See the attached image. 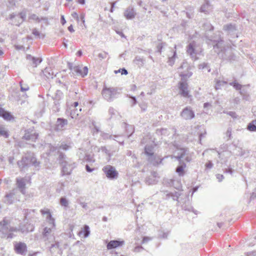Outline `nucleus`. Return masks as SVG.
I'll list each match as a JSON object with an SVG mask.
<instances>
[{
    "label": "nucleus",
    "mask_w": 256,
    "mask_h": 256,
    "mask_svg": "<svg viewBox=\"0 0 256 256\" xmlns=\"http://www.w3.org/2000/svg\"><path fill=\"white\" fill-rule=\"evenodd\" d=\"M25 220H30L34 218V210L24 209L22 211Z\"/></svg>",
    "instance_id": "393cba45"
},
{
    "label": "nucleus",
    "mask_w": 256,
    "mask_h": 256,
    "mask_svg": "<svg viewBox=\"0 0 256 256\" xmlns=\"http://www.w3.org/2000/svg\"><path fill=\"white\" fill-rule=\"evenodd\" d=\"M223 30L228 32H232L236 30V26L234 25L229 24L224 25L223 27Z\"/></svg>",
    "instance_id": "72a5a7b5"
},
{
    "label": "nucleus",
    "mask_w": 256,
    "mask_h": 256,
    "mask_svg": "<svg viewBox=\"0 0 256 256\" xmlns=\"http://www.w3.org/2000/svg\"><path fill=\"white\" fill-rule=\"evenodd\" d=\"M213 10V6L210 4L208 0H206L204 3L200 8V12L206 14L210 13Z\"/></svg>",
    "instance_id": "dca6fc26"
},
{
    "label": "nucleus",
    "mask_w": 256,
    "mask_h": 256,
    "mask_svg": "<svg viewBox=\"0 0 256 256\" xmlns=\"http://www.w3.org/2000/svg\"><path fill=\"white\" fill-rule=\"evenodd\" d=\"M139 106L140 108L141 111L142 112H144L146 110L147 107H148L146 104L142 103V104H139Z\"/></svg>",
    "instance_id": "603ef678"
},
{
    "label": "nucleus",
    "mask_w": 256,
    "mask_h": 256,
    "mask_svg": "<svg viewBox=\"0 0 256 256\" xmlns=\"http://www.w3.org/2000/svg\"><path fill=\"white\" fill-rule=\"evenodd\" d=\"M248 129L250 131L256 132V120H253L248 124Z\"/></svg>",
    "instance_id": "f704fd0d"
},
{
    "label": "nucleus",
    "mask_w": 256,
    "mask_h": 256,
    "mask_svg": "<svg viewBox=\"0 0 256 256\" xmlns=\"http://www.w3.org/2000/svg\"><path fill=\"white\" fill-rule=\"evenodd\" d=\"M224 113L227 114L229 116H231L232 118H235L236 117V113L234 112H224Z\"/></svg>",
    "instance_id": "6e6d98bb"
},
{
    "label": "nucleus",
    "mask_w": 256,
    "mask_h": 256,
    "mask_svg": "<svg viewBox=\"0 0 256 256\" xmlns=\"http://www.w3.org/2000/svg\"><path fill=\"white\" fill-rule=\"evenodd\" d=\"M29 19L30 20H36L38 22H40L41 20H46V21H47L48 19L46 18H45V17H42L41 18H40L37 15H36V14H32L30 16H29Z\"/></svg>",
    "instance_id": "473e14b6"
},
{
    "label": "nucleus",
    "mask_w": 256,
    "mask_h": 256,
    "mask_svg": "<svg viewBox=\"0 0 256 256\" xmlns=\"http://www.w3.org/2000/svg\"><path fill=\"white\" fill-rule=\"evenodd\" d=\"M214 49L217 54H220L225 50L224 47V42L222 40L218 41L215 45L214 46Z\"/></svg>",
    "instance_id": "412c9836"
},
{
    "label": "nucleus",
    "mask_w": 256,
    "mask_h": 256,
    "mask_svg": "<svg viewBox=\"0 0 256 256\" xmlns=\"http://www.w3.org/2000/svg\"><path fill=\"white\" fill-rule=\"evenodd\" d=\"M226 135L228 138V139L231 138V135H232V130L231 128H228L226 132Z\"/></svg>",
    "instance_id": "680f3d73"
},
{
    "label": "nucleus",
    "mask_w": 256,
    "mask_h": 256,
    "mask_svg": "<svg viewBox=\"0 0 256 256\" xmlns=\"http://www.w3.org/2000/svg\"><path fill=\"white\" fill-rule=\"evenodd\" d=\"M115 112L116 110L112 108H110L108 110L109 114H110L112 116L115 114Z\"/></svg>",
    "instance_id": "338daca9"
},
{
    "label": "nucleus",
    "mask_w": 256,
    "mask_h": 256,
    "mask_svg": "<svg viewBox=\"0 0 256 256\" xmlns=\"http://www.w3.org/2000/svg\"><path fill=\"white\" fill-rule=\"evenodd\" d=\"M136 13L134 8L132 7L128 8L124 12V16L126 19L131 20L135 17Z\"/></svg>",
    "instance_id": "6ab92c4d"
},
{
    "label": "nucleus",
    "mask_w": 256,
    "mask_h": 256,
    "mask_svg": "<svg viewBox=\"0 0 256 256\" xmlns=\"http://www.w3.org/2000/svg\"><path fill=\"white\" fill-rule=\"evenodd\" d=\"M14 248L17 254L25 255L27 251V246L25 243L20 242L14 245Z\"/></svg>",
    "instance_id": "4468645a"
},
{
    "label": "nucleus",
    "mask_w": 256,
    "mask_h": 256,
    "mask_svg": "<svg viewBox=\"0 0 256 256\" xmlns=\"http://www.w3.org/2000/svg\"><path fill=\"white\" fill-rule=\"evenodd\" d=\"M26 59L29 61L30 65L34 68L36 67L42 61V58L32 56L30 54L27 55Z\"/></svg>",
    "instance_id": "f3484780"
},
{
    "label": "nucleus",
    "mask_w": 256,
    "mask_h": 256,
    "mask_svg": "<svg viewBox=\"0 0 256 256\" xmlns=\"http://www.w3.org/2000/svg\"><path fill=\"white\" fill-rule=\"evenodd\" d=\"M230 84L236 90H240L242 86L236 82H230Z\"/></svg>",
    "instance_id": "de8ad7c7"
},
{
    "label": "nucleus",
    "mask_w": 256,
    "mask_h": 256,
    "mask_svg": "<svg viewBox=\"0 0 256 256\" xmlns=\"http://www.w3.org/2000/svg\"><path fill=\"white\" fill-rule=\"evenodd\" d=\"M187 150L186 148H180L178 150L177 155L174 157L179 161V164H181L182 158H184L186 154Z\"/></svg>",
    "instance_id": "5701e85b"
},
{
    "label": "nucleus",
    "mask_w": 256,
    "mask_h": 256,
    "mask_svg": "<svg viewBox=\"0 0 256 256\" xmlns=\"http://www.w3.org/2000/svg\"><path fill=\"white\" fill-rule=\"evenodd\" d=\"M54 106L52 108V110L54 112H59L60 110V104L59 102H57L56 101H54Z\"/></svg>",
    "instance_id": "09e8293b"
},
{
    "label": "nucleus",
    "mask_w": 256,
    "mask_h": 256,
    "mask_svg": "<svg viewBox=\"0 0 256 256\" xmlns=\"http://www.w3.org/2000/svg\"><path fill=\"white\" fill-rule=\"evenodd\" d=\"M129 98H132V105L131 106H133L137 102L136 98L134 96H129Z\"/></svg>",
    "instance_id": "052dcab7"
},
{
    "label": "nucleus",
    "mask_w": 256,
    "mask_h": 256,
    "mask_svg": "<svg viewBox=\"0 0 256 256\" xmlns=\"http://www.w3.org/2000/svg\"><path fill=\"white\" fill-rule=\"evenodd\" d=\"M16 182L17 187L19 188L20 192L22 194H25L26 193V182L30 183V179L26 178H16Z\"/></svg>",
    "instance_id": "9b49d317"
},
{
    "label": "nucleus",
    "mask_w": 256,
    "mask_h": 256,
    "mask_svg": "<svg viewBox=\"0 0 256 256\" xmlns=\"http://www.w3.org/2000/svg\"><path fill=\"white\" fill-rule=\"evenodd\" d=\"M186 168V164L182 162H181V164H180V166H178L176 170V172L178 174V176H184L185 174V171L184 169Z\"/></svg>",
    "instance_id": "b1692460"
},
{
    "label": "nucleus",
    "mask_w": 256,
    "mask_h": 256,
    "mask_svg": "<svg viewBox=\"0 0 256 256\" xmlns=\"http://www.w3.org/2000/svg\"><path fill=\"white\" fill-rule=\"evenodd\" d=\"M0 136L4 138H8L9 136V133L6 128L2 124H0Z\"/></svg>",
    "instance_id": "c756f323"
},
{
    "label": "nucleus",
    "mask_w": 256,
    "mask_h": 256,
    "mask_svg": "<svg viewBox=\"0 0 256 256\" xmlns=\"http://www.w3.org/2000/svg\"><path fill=\"white\" fill-rule=\"evenodd\" d=\"M38 134L36 132H32L28 130L25 131V134L22 137V138L27 140L34 142L38 138Z\"/></svg>",
    "instance_id": "2eb2a0df"
},
{
    "label": "nucleus",
    "mask_w": 256,
    "mask_h": 256,
    "mask_svg": "<svg viewBox=\"0 0 256 256\" xmlns=\"http://www.w3.org/2000/svg\"><path fill=\"white\" fill-rule=\"evenodd\" d=\"M68 123L66 119L58 118L56 122V130H62L68 124Z\"/></svg>",
    "instance_id": "a211bd4d"
},
{
    "label": "nucleus",
    "mask_w": 256,
    "mask_h": 256,
    "mask_svg": "<svg viewBox=\"0 0 256 256\" xmlns=\"http://www.w3.org/2000/svg\"><path fill=\"white\" fill-rule=\"evenodd\" d=\"M70 68L74 74H76L78 76H80L82 77H84L88 74V68L87 66H70Z\"/></svg>",
    "instance_id": "9d476101"
},
{
    "label": "nucleus",
    "mask_w": 256,
    "mask_h": 256,
    "mask_svg": "<svg viewBox=\"0 0 256 256\" xmlns=\"http://www.w3.org/2000/svg\"><path fill=\"white\" fill-rule=\"evenodd\" d=\"M246 256H256V252H252L247 254Z\"/></svg>",
    "instance_id": "774afa93"
},
{
    "label": "nucleus",
    "mask_w": 256,
    "mask_h": 256,
    "mask_svg": "<svg viewBox=\"0 0 256 256\" xmlns=\"http://www.w3.org/2000/svg\"><path fill=\"white\" fill-rule=\"evenodd\" d=\"M66 156L62 152H60L58 160L62 166V176L70 174L74 168V164L72 163L70 160H66Z\"/></svg>",
    "instance_id": "f257e3e1"
},
{
    "label": "nucleus",
    "mask_w": 256,
    "mask_h": 256,
    "mask_svg": "<svg viewBox=\"0 0 256 256\" xmlns=\"http://www.w3.org/2000/svg\"><path fill=\"white\" fill-rule=\"evenodd\" d=\"M48 226H45L42 232V238L45 242L46 244L54 242V237L52 231L55 228L54 220H50V222H47Z\"/></svg>",
    "instance_id": "f03ea898"
},
{
    "label": "nucleus",
    "mask_w": 256,
    "mask_h": 256,
    "mask_svg": "<svg viewBox=\"0 0 256 256\" xmlns=\"http://www.w3.org/2000/svg\"><path fill=\"white\" fill-rule=\"evenodd\" d=\"M26 12L23 10L18 14L15 13L10 14L6 19L11 25L19 26L26 20Z\"/></svg>",
    "instance_id": "20e7f679"
},
{
    "label": "nucleus",
    "mask_w": 256,
    "mask_h": 256,
    "mask_svg": "<svg viewBox=\"0 0 256 256\" xmlns=\"http://www.w3.org/2000/svg\"><path fill=\"white\" fill-rule=\"evenodd\" d=\"M216 177L219 182H221L224 178V176L220 174H217Z\"/></svg>",
    "instance_id": "0e129e2a"
},
{
    "label": "nucleus",
    "mask_w": 256,
    "mask_h": 256,
    "mask_svg": "<svg viewBox=\"0 0 256 256\" xmlns=\"http://www.w3.org/2000/svg\"><path fill=\"white\" fill-rule=\"evenodd\" d=\"M32 33L36 36L39 37L40 36V32L36 28H34L32 30Z\"/></svg>",
    "instance_id": "bf43d9fd"
},
{
    "label": "nucleus",
    "mask_w": 256,
    "mask_h": 256,
    "mask_svg": "<svg viewBox=\"0 0 256 256\" xmlns=\"http://www.w3.org/2000/svg\"><path fill=\"white\" fill-rule=\"evenodd\" d=\"M134 62H135L136 64H140V62H141V64H144V60L141 58L140 57L138 56H136L134 60Z\"/></svg>",
    "instance_id": "c03bdc74"
},
{
    "label": "nucleus",
    "mask_w": 256,
    "mask_h": 256,
    "mask_svg": "<svg viewBox=\"0 0 256 256\" xmlns=\"http://www.w3.org/2000/svg\"><path fill=\"white\" fill-rule=\"evenodd\" d=\"M84 237H87L90 234L89 227L88 226H84Z\"/></svg>",
    "instance_id": "864d4df0"
},
{
    "label": "nucleus",
    "mask_w": 256,
    "mask_h": 256,
    "mask_svg": "<svg viewBox=\"0 0 256 256\" xmlns=\"http://www.w3.org/2000/svg\"><path fill=\"white\" fill-rule=\"evenodd\" d=\"M227 82L224 80H217L216 82V84L215 86V88L216 90H218L220 88V86H223L224 84H226Z\"/></svg>",
    "instance_id": "a19ab883"
},
{
    "label": "nucleus",
    "mask_w": 256,
    "mask_h": 256,
    "mask_svg": "<svg viewBox=\"0 0 256 256\" xmlns=\"http://www.w3.org/2000/svg\"><path fill=\"white\" fill-rule=\"evenodd\" d=\"M117 93V89L114 88L104 87L102 92L103 97L108 101L112 100Z\"/></svg>",
    "instance_id": "423d86ee"
},
{
    "label": "nucleus",
    "mask_w": 256,
    "mask_h": 256,
    "mask_svg": "<svg viewBox=\"0 0 256 256\" xmlns=\"http://www.w3.org/2000/svg\"><path fill=\"white\" fill-rule=\"evenodd\" d=\"M156 134L158 135H168L170 134V132L168 129L162 128L160 129H157L156 130Z\"/></svg>",
    "instance_id": "e433bc0d"
},
{
    "label": "nucleus",
    "mask_w": 256,
    "mask_h": 256,
    "mask_svg": "<svg viewBox=\"0 0 256 256\" xmlns=\"http://www.w3.org/2000/svg\"><path fill=\"white\" fill-rule=\"evenodd\" d=\"M176 52H174L172 56V57H170L168 58V63L169 65L172 66L174 64V60L176 58Z\"/></svg>",
    "instance_id": "79ce46f5"
},
{
    "label": "nucleus",
    "mask_w": 256,
    "mask_h": 256,
    "mask_svg": "<svg viewBox=\"0 0 256 256\" xmlns=\"http://www.w3.org/2000/svg\"><path fill=\"white\" fill-rule=\"evenodd\" d=\"M17 192V190L13 189L8 192H7L4 197L3 202L8 204H13L15 200H16V196Z\"/></svg>",
    "instance_id": "1a4fd4ad"
},
{
    "label": "nucleus",
    "mask_w": 256,
    "mask_h": 256,
    "mask_svg": "<svg viewBox=\"0 0 256 256\" xmlns=\"http://www.w3.org/2000/svg\"><path fill=\"white\" fill-rule=\"evenodd\" d=\"M20 85L22 92L27 91L30 89L29 86L26 84H23V80H22L20 82Z\"/></svg>",
    "instance_id": "58836bf2"
},
{
    "label": "nucleus",
    "mask_w": 256,
    "mask_h": 256,
    "mask_svg": "<svg viewBox=\"0 0 256 256\" xmlns=\"http://www.w3.org/2000/svg\"><path fill=\"white\" fill-rule=\"evenodd\" d=\"M40 212L42 214H46V222H50V220H54V218H52V216L48 210H40Z\"/></svg>",
    "instance_id": "7c9ffc66"
},
{
    "label": "nucleus",
    "mask_w": 256,
    "mask_h": 256,
    "mask_svg": "<svg viewBox=\"0 0 256 256\" xmlns=\"http://www.w3.org/2000/svg\"><path fill=\"white\" fill-rule=\"evenodd\" d=\"M72 18H74L75 20H76L78 22L79 21L78 16V14L76 12H74L72 14Z\"/></svg>",
    "instance_id": "e2e57ef3"
},
{
    "label": "nucleus",
    "mask_w": 256,
    "mask_h": 256,
    "mask_svg": "<svg viewBox=\"0 0 256 256\" xmlns=\"http://www.w3.org/2000/svg\"><path fill=\"white\" fill-rule=\"evenodd\" d=\"M198 68L200 70L206 69L208 72H210V68L208 63L203 62L201 64H200L198 66Z\"/></svg>",
    "instance_id": "ea45409f"
},
{
    "label": "nucleus",
    "mask_w": 256,
    "mask_h": 256,
    "mask_svg": "<svg viewBox=\"0 0 256 256\" xmlns=\"http://www.w3.org/2000/svg\"><path fill=\"white\" fill-rule=\"evenodd\" d=\"M202 51V49L200 46L196 44L194 42H190L187 46V53L194 60L198 58V56L201 54Z\"/></svg>",
    "instance_id": "39448f33"
},
{
    "label": "nucleus",
    "mask_w": 256,
    "mask_h": 256,
    "mask_svg": "<svg viewBox=\"0 0 256 256\" xmlns=\"http://www.w3.org/2000/svg\"><path fill=\"white\" fill-rule=\"evenodd\" d=\"M158 181V180L152 178L151 176L146 178L145 180L146 183L148 185L156 184Z\"/></svg>",
    "instance_id": "c9c22d12"
},
{
    "label": "nucleus",
    "mask_w": 256,
    "mask_h": 256,
    "mask_svg": "<svg viewBox=\"0 0 256 256\" xmlns=\"http://www.w3.org/2000/svg\"><path fill=\"white\" fill-rule=\"evenodd\" d=\"M124 124L126 128V134L128 136H130L134 132V127L133 126L128 124L126 123Z\"/></svg>",
    "instance_id": "c85d7f7f"
},
{
    "label": "nucleus",
    "mask_w": 256,
    "mask_h": 256,
    "mask_svg": "<svg viewBox=\"0 0 256 256\" xmlns=\"http://www.w3.org/2000/svg\"><path fill=\"white\" fill-rule=\"evenodd\" d=\"M180 94L184 97L190 98V92L188 90V84L186 81L180 82L178 83Z\"/></svg>",
    "instance_id": "ddd939ff"
},
{
    "label": "nucleus",
    "mask_w": 256,
    "mask_h": 256,
    "mask_svg": "<svg viewBox=\"0 0 256 256\" xmlns=\"http://www.w3.org/2000/svg\"><path fill=\"white\" fill-rule=\"evenodd\" d=\"M34 226L32 224H29L26 228V231L28 232H32L34 230Z\"/></svg>",
    "instance_id": "4d7b16f0"
},
{
    "label": "nucleus",
    "mask_w": 256,
    "mask_h": 256,
    "mask_svg": "<svg viewBox=\"0 0 256 256\" xmlns=\"http://www.w3.org/2000/svg\"><path fill=\"white\" fill-rule=\"evenodd\" d=\"M203 26L204 27V29L206 30H212L214 28L213 26L209 22H206L204 24Z\"/></svg>",
    "instance_id": "49530a36"
},
{
    "label": "nucleus",
    "mask_w": 256,
    "mask_h": 256,
    "mask_svg": "<svg viewBox=\"0 0 256 256\" xmlns=\"http://www.w3.org/2000/svg\"><path fill=\"white\" fill-rule=\"evenodd\" d=\"M124 244V241L111 240L107 244V248L110 250L116 248L118 246H122Z\"/></svg>",
    "instance_id": "4be33fe9"
},
{
    "label": "nucleus",
    "mask_w": 256,
    "mask_h": 256,
    "mask_svg": "<svg viewBox=\"0 0 256 256\" xmlns=\"http://www.w3.org/2000/svg\"><path fill=\"white\" fill-rule=\"evenodd\" d=\"M180 195L178 192L166 193L164 198L168 200L171 197L174 200H178Z\"/></svg>",
    "instance_id": "bb28decb"
},
{
    "label": "nucleus",
    "mask_w": 256,
    "mask_h": 256,
    "mask_svg": "<svg viewBox=\"0 0 256 256\" xmlns=\"http://www.w3.org/2000/svg\"><path fill=\"white\" fill-rule=\"evenodd\" d=\"M0 116L2 117L6 120H11L14 118V117L10 112L6 111L4 108H0Z\"/></svg>",
    "instance_id": "aec40b11"
},
{
    "label": "nucleus",
    "mask_w": 256,
    "mask_h": 256,
    "mask_svg": "<svg viewBox=\"0 0 256 256\" xmlns=\"http://www.w3.org/2000/svg\"><path fill=\"white\" fill-rule=\"evenodd\" d=\"M108 53L104 52V53H100L98 54V56L99 58L104 59L106 57Z\"/></svg>",
    "instance_id": "13d9d810"
},
{
    "label": "nucleus",
    "mask_w": 256,
    "mask_h": 256,
    "mask_svg": "<svg viewBox=\"0 0 256 256\" xmlns=\"http://www.w3.org/2000/svg\"><path fill=\"white\" fill-rule=\"evenodd\" d=\"M213 166V164L211 161H209L208 163L206 164V166L207 168H211Z\"/></svg>",
    "instance_id": "69168bd1"
},
{
    "label": "nucleus",
    "mask_w": 256,
    "mask_h": 256,
    "mask_svg": "<svg viewBox=\"0 0 256 256\" xmlns=\"http://www.w3.org/2000/svg\"><path fill=\"white\" fill-rule=\"evenodd\" d=\"M71 148V146L69 144H64V143H62L59 148L60 149H62L63 150H69L70 148Z\"/></svg>",
    "instance_id": "a18cd8bd"
},
{
    "label": "nucleus",
    "mask_w": 256,
    "mask_h": 256,
    "mask_svg": "<svg viewBox=\"0 0 256 256\" xmlns=\"http://www.w3.org/2000/svg\"><path fill=\"white\" fill-rule=\"evenodd\" d=\"M180 116L182 118L188 120L193 118L195 115L191 107L186 106L180 112Z\"/></svg>",
    "instance_id": "f8f14e48"
},
{
    "label": "nucleus",
    "mask_w": 256,
    "mask_h": 256,
    "mask_svg": "<svg viewBox=\"0 0 256 256\" xmlns=\"http://www.w3.org/2000/svg\"><path fill=\"white\" fill-rule=\"evenodd\" d=\"M60 204L65 210L68 208L69 202L66 198L62 197L60 200Z\"/></svg>",
    "instance_id": "2f4dec72"
},
{
    "label": "nucleus",
    "mask_w": 256,
    "mask_h": 256,
    "mask_svg": "<svg viewBox=\"0 0 256 256\" xmlns=\"http://www.w3.org/2000/svg\"><path fill=\"white\" fill-rule=\"evenodd\" d=\"M185 156H186V157L184 158V160L186 162H190L192 160V154H188L186 152V155Z\"/></svg>",
    "instance_id": "5fc2aeb1"
},
{
    "label": "nucleus",
    "mask_w": 256,
    "mask_h": 256,
    "mask_svg": "<svg viewBox=\"0 0 256 256\" xmlns=\"http://www.w3.org/2000/svg\"><path fill=\"white\" fill-rule=\"evenodd\" d=\"M84 160L88 162H94V156L90 154H86L84 158Z\"/></svg>",
    "instance_id": "37998d69"
},
{
    "label": "nucleus",
    "mask_w": 256,
    "mask_h": 256,
    "mask_svg": "<svg viewBox=\"0 0 256 256\" xmlns=\"http://www.w3.org/2000/svg\"><path fill=\"white\" fill-rule=\"evenodd\" d=\"M180 75L182 77V80H184L188 78H190L192 75V73L191 72L186 74L181 73Z\"/></svg>",
    "instance_id": "3c124183"
},
{
    "label": "nucleus",
    "mask_w": 256,
    "mask_h": 256,
    "mask_svg": "<svg viewBox=\"0 0 256 256\" xmlns=\"http://www.w3.org/2000/svg\"><path fill=\"white\" fill-rule=\"evenodd\" d=\"M17 163L22 170H24L27 167L30 166L38 167L40 164V162L37 161L34 154L32 153L27 154L20 160L18 161Z\"/></svg>",
    "instance_id": "7ed1b4c3"
},
{
    "label": "nucleus",
    "mask_w": 256,
    "mask_h": 256,
    "mask_svg": "<svg viewBox=\"0 0 256 256\" xmlns=\"http://www.w3.org/2000/svg\"><path fill=\"white\" fill-rule=\"evenodd\" d=\"M62 96L63 94L60 90H56L54 98V100L56 101L57 102H58V101L62 98Z\"/></svg>",
    "instance_id": "4c0bfd02"
},
{
    "label": "nucleus",
    "mask_w": 256,
    "mask_h": 256,
    "mask_svg": "<svg viewBox=\"0 0 256 256\" xmlns=\"http://www.w3.org/2000/svg\"><path fill=\"white\" fill-rule=\"evenodd\" d=\"M10 220L7 218H4L3 220L0 222V231L3 234H7L9 232L16 231V228L10 226Z\"/></svg>",
    "instance_id": "6e6552de"
},
{
    "label": "nucleus",
    "mask_w": 256,
    "mask_h": 256,
    "mask_svg": "<svg viewBox=\"0 0 256 256\" xmlns=\"http://www.w3.org/2000/svg\"><path fill=\"white\" fill-rule=\"evenodd\" d=\"M106 177L110 179H116L118 177V172L114 167L110 165H106L102 168Z\"/></svg>",
    "instance_id": "0eeeda50"
},
{
    "label": "nucleus",
    "mask_w": 256,
    "mask_h": 256,
    "mask_svg": "<svg viewBox=\"0 0 256 256\" xmlns=\"http://www.w3.org/2000/svg\"><path fill=\"white\" fill-rule=\"evenodd\" d=\"M43 73L44 75L48 78H52V74H50V72H48V68H46L44 71Z\"/></svg>",
    "instance_id": "8fccbe9b"
},
{
    "label": "nucleus",
    "mask_w": 256,
    "mask_h": 256,
    "mask_svg": "<svg viewBox=\"0 0 256 256\" xmlns=\"http://www.w3.org/2000/svg\"><path fill=\"white\" fill-rule=\"evenodd\" d=\"M145 154L149 156L152 157L154 156V146L152 145H146L145 146Z\"/></svg>",
    "instance_id": "cd10ccee"
},
{
    "label": "nucleus",
    "mask_w": 256,
    "mask_h": 256,
    "mask_svg": "<svg viewBox=\"0 0 256 256\" xmlns=\"http://www.w3.org/2000/svg\"><path fill=\"white\" fill-rule=\"evenodd\" d=\"M70 116L72 118H76L80 114V112L82 110V108L79 106L78 108H70Z\"/></svg>",
    "instance_id": "a878e982"
}]
</instances>
